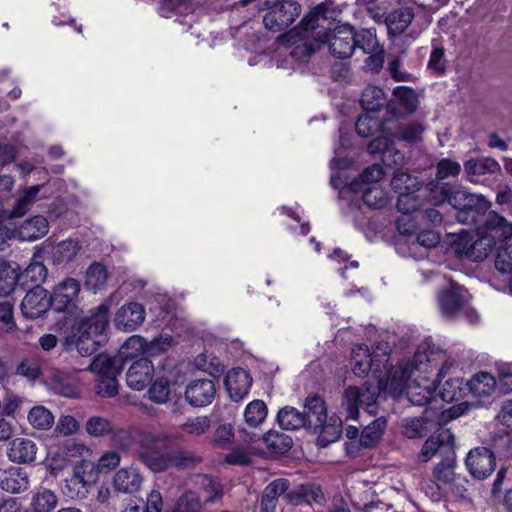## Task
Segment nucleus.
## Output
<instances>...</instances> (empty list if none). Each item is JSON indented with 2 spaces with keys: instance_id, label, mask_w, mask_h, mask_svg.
<instances>
[{
  "instance_id": "obj_1",
  "label": "nucleus",
  "mask_w": 512,
  "mask_h": 512,
  "mask_svg": "<svg viewBox=\"0 0 512 512\" xmlns=\"http://www.w3.org/2000/svg\"><path fill=\"white\" fill-rule=\"evenodd\" d=\"M452 366L446 352L435 344L425 341L411 359L403 360L390 371L387 388L394 397L405 395L415 406L437 402L438 377L443 376Z\"/></svg>"
},
{
  "instance_id": "obj_2",
  "label": "nucleus",
  "mask_w": 512,
  "mask_h": 512,
  "mask_svg": "<svg viewBox=\"0 0 512 512\" xmlns=\"http://www.w3.org/2000/svg\"><path fill=\"white\" fill-rule=\"evenodd\" d=\"M390 355L388 343H377L373 350L365 344L356 345L352 350L351 367L355 375L363 377L369 372L377 379V383L365 382L363 386H349L343 396L342 408L346 411L347 419H356L359 408L369 414L376 411V400L380 395L383 381L389 376L394 367L387 366Z\"/></svg>"
},
{
  "instance_id": "obj_3",
  "label": "nucleus",
  "mask_w": 512,
  "mask_h": 512,
  "mask_svg": "<svg viewBox=\"0 0 512 512\" xmlns=\"http://www.w3.org/2000/svg\"><path fill=\"white\" fill-rule=\"evenodd\" d=\"M334 11L326 3H320L312 8L306 15L305 24L320 43H329L330 53L339 59L349 58L356 49L355 31L349 25L335 26L331 29L330 19Z\"/></svg>"
},
{
  "instance_id": "obj_4",
  "label": "nucleus",
  "mask_w": 512,
  "mask_h": 512,
  "mask_svg": "<svg viewBox=\"0 0 512 512\" xmlns=\"http://www.w3.org/2000/svg\"><path fill=\"white\" fill-rule=\"evenodd\" d=\"M479 237H460L456 243V253L460 258L480 262L487 258L497 242L504 241L512 236V223L506 221L501 215L491 211L486 219L485 226L477 228Z\"/></svg>"
},
{
  "instance_id": "obj_5",
  "label": "nucleus",
  "mask_w": 512,
  "mask_h": 512,
  "mask_svg": "<svg viewBox=\"0 0 512 512\" xmlns=\"http://www.w3.org/2000/svg\"><path fill=\"white\" fill-rule=\"evenodd\" d=\"M449 204L457 210L458 222L475 225L477 228L485 226L491 203L484 196L466 190H456L451 193Z\"/></svg>"
},
{
  "instance_id": "obj_6",
  "label": "nucleus",
  "mask_w": 512,
  "mask_h": 512,
  "mask_svg": "<svg viewBox=\"0 0 512 512\" xmlns=\"http://www.w3.org/2000/svg\"><path fill=\"white\" fill-rule=\"evenodd\" d=\"M124 366L122 356L98 354L90 363L87 370L95 375L97 394L100 397L111 398L118 394V375Z\"/></svg>"
},
{
  "instance_id": "obj_7",
  "label": "nucleus",
  "mask_w": 512,
  "mask_h": 512,
  "mask_svg": "<svg viewBox=\"0 0 512 512\" xmlns=\"http://www.w3.org/2000/svg\"><path fill=\"white\" fill-rule=\"evenodd\" d=\"M306 16L300 25L280 38L284 45L283 55L294 61H304L315 53L321 46L320 40L315 37L313 29L305 24Z\"/></svg>"
},
{
  "instance_id": "obj_8",
  "label": "nucleus",
  "mask_w": 512,
  "mask_h": 512,
  "mask_svg": "<svg viewBox=\"0 0 512 512\" xmlns=\"http://www.w3.org/2000/svg\"><path fill=\"white\" fill-rule=\"evenodd\" d=\"M160 439L149 432L139 435L138 458L151 471L159 473L171 468V451L160 449Z\"/></svg>"
},
{
  "instance_id": "obj_9",
  "label": "nucleus",
  "mask_w": 512,
  "mask_h": 512,
  "mask_svg": "<svg viewBox=\"0 0 512 512\" xmlns=\"http://www.w3.org/2000/svg\"><path fill=\"white\" fill-rule=\"evenodd\" d=\"M301 13V6L295 0H282L266 12L263 17L264 26L273 32L289 27Z\"/></svg>"
},
{
  "instance_id": "obj_10",
  "label": "nucleus",
  "mask_w": 512,
  "mask_h": 512,
  "mask_svg": "<svg viewBox=\"0 0 512 512\" xmlns=\"http://www.w3.org/2000/svg\"><path fill=\"white\" fill-rule=\"evenodd\" d=\"M109 304L102 303L89 310L78 323L77 332L88 338L97 339L104 334L109 323Z\"/></svg>"
},
{
  "instance_id": "obj_11",
  "label": "nucleus",
  "mask_w": 512,
  "mask_h": 512,
  "mask_svg": "<svg viewBox=\"0 0 512 512\" xmlns=\"http://www.w3.org/2000/svg\"><path fill=\"white\" fill-rule=\"evenodd\" d=\"M469 473L476 479L482 480L491 475L496 467L494 453L486 447H476L469 451L465 459Z\"/></svg>"
},
{
  "instance_id": "obj_12",
  "label": "nucleus",
  "mask_w": 512,
  "mask_h": 512,
  "mask_svg": "<svg viewBox=\"0 0 512 512\" xmlns=\"http://www.w3.org/2000/svg\"><path fill=\"white\" fill-rule=\"evenodd\" d=\"M436 453L454 455V435L450 429H439L423 444L418 458L421 462L429 461Z\"/></svg>"
},
{
  "instance_id": "obj_13",
  "label": "nucleus",
  "mask_w": 512,
  "mask_h": 512,
  "mask_svg": "<svg viewBox=\"0 0 512 512\" xmlns=\"http://www.w3.org/2000/svg\"><path fill=\"white\" fill-rule=\"evenodd\" d=\"M20 307L26 318L36 319L52 307V302L48 291L40 285H35L26 293Z\"/></svg>"
},
{
  "instance_id": "obj_14",
  "label": "nucleus",
  "mask_w": 512,
  "mask_h": 512,
  "mask_svg": "<svg viewBox=\"0 0 512 512\" xmlns=\"http://www.w3.org/2000/svg\"><path fill=\"white\" fill-rule=\"evenodd\" d=\"M215 395V383L209 378L192 380L185 389V399L193 407H204L211 404Z\"/></svg>"
},
{
  "instance_id": "obj_15",
  "label": "nucleus",
  "mask_w": 512,
  "mask_h": 512,
  "mask_svg": "<svg viewBox=\"0 0 512 512\" xmlns=\"http://www.w3.org/2000/svg\"><path fill=\"white\" fill-rule=\"evenodd\" d=\"M146 312L142 304L129 302L116 312L114 323L117 329L124 332L136 330L145 320Z\"/></svg>"
},
{
  "instance_id": "obj_16",
  "label": "nucleus",
  "mask_w": 512,
  "mask_h": 512,
  "mask_svg": "<svg viewBox=\"0 0 512 512\" xmlns=\"http://www.w3.org/2000/svg\"><path fill=\"white\" fill-rule=\"evenodd\" d=\"M80 282L74 278H66L60 282L50 295L52 307L56 311H66L75 306L80 293Z\"/></svg>"
},
{
  "instance_id": "obj_17",
  "label": "nucleus",
  "mask_w": 512,
  "mask_h": 512,
  "mask_svg": "<svg viewBox=\"0 0 512 512\" xmlns=\"http://www.w3.org/2000/svg\"><path fill=\"white\" fill-rule=\"evenodd\" d=\"M467 291L461 286L451 283L438 294V303L445 317H453L467 302Z\"/></svg>"
},
{
  "instance_id": "obj_18",
  "label": "nucleus",
  "mask_w": 512,
  "mask_h": 512,
  "mask_svg": "<svg viewBox=\"0 0 512 512\" xmlns=\"http://www.w3.org/2000/svg\"><path fill=\"white\" fill-rule=\"evenodd\" d=\"M46 382L51 391L67 398H76L79 396L76 377L68 372L52 368L47 377Z\"/></svg>"
},
{
  "instance_id": "obj_19",
  "label": "nucleus",
  "mask_w": 512,
  "mask_h": 512,
  "mask_svg": "<svg viewBox=\"0 0 512 512\" xmlns=\"http://www.w3.org/2000/svg\"><path fill=\"white\" fill-rule=\"evenodd\" d=\"M305 421V429L311 432L319 430L322 423L327 420V407L319 395H310L305 399L304 410L301 411Z\"/></svg>"
},
{
  "instance_id": "obj_20",
  "label": "nucleus",
  "mask_w": 512,
  "mask_h": 512,
  "mask_svg": "<svg viewBox=\"0 0 512 512\" xmlns=\"http://www.w3.org/2000/svg\"><path fill=\"white\" fill-rule=\"evenodd\" d=\"M153 372L152 362L141 357L129 367L126 374L127 385L133 390L141 391L151 382Z\"/></svg>"
},
{
  "instance_id": "obj_21",
  "label": "nucleus",
  "mask_w": 512,
  "mask_h": 512,
  "mask_svg": "<svg viewBox=\"0 0 512 512\" xmlns=\"http://www.w3.org/2000/svg\"><path fill=\"white\" fill-rule=\"evenodd\" d=\"M252 378L243 368H233L225 377V387L233 401L242 400L249 392Z\"/></svg>"
},
{
  "instance_id": "obj_22",
  "label": "nucleus",
  "mask_w": 512,
  "mask_h": 512,
  "mask_svg": "<svg viewBox=\"0 0 512 512\" xmlns=\"http://www.w3.org/2000/svg\"><path fill=\"white\" fill-rule=\"evenodd\" d=\"M140 470L134 466L119 469L113 477L114 488L123 493L133 494L140 490L143 483Z\"/></svg>"
},
{
  "instance_id": "obj_23",
  "label": "nucleus",
  "mask_w": 512,
  "mask_h": 512,
  "mask_svg": "<svg viewBox=\"0 0 512 512\" xmlns=\"http://www.w3.org/2000/svg\"><path fill=\"white\" fill-rule=\"evenodd\" d=\"M29 484V474L21 467H11L0 475V488L11 494L26 491Z\"/></svg>"
},
{
  "instance_id": "obj_24",
  "label": "nucleus",
  "mask_w": 512,
  "mask_h": 512,
  "mask_svg": "<svg viewBox=\"0 0 512 512\" xmlns=\"http://www.w3.org/2000/svg\"><path fill=\"white\" fill-rule=\"evenodd\" d=\"M464 171L471 182H478L482 176L500 173L501 166L490 157L473 158L464 162Z\"/></svg>"
},
{
  "instance_id": "obj_25",
  "label": "nucleus",
  "mask_w": 512,
  "mask_h": 512,
  "mask_svg": "<svg viewBox=\"0 0 512 512\" xmlns=\"http://www.w3.org/2000/svg\"><path fill=\"white\" fill-rule=\"evenodd\" d=\"M289 481L284 478H278L269 483L263 490L259 512H276L278 498L289 489Z\"/></svg>"
},
{
  "instance_id": "obj_26",
  "label": "nucleus",
  "mask_w": 512,
  "mask_h": 512,
  "mask_svg": "<svg viewBox=\"0 0 512 512\" xmlns=\"http://www.w3.org/2000/svg\"><path fill=\"white\" fill-rule=\"evenodd\" d=\"M414 16L411 7H400L391 11L385 18L389 36L401 35L410 26Z\"/></svg>"
},
{
  "instance_id": "obj_27",
  "label": "nucleus",
  "mask_w": 512,
  "mask_h": 512,
  "mask_svg": "<svg viewBox=\"0 0 512 512\" xmlns=\"http://www.w3.org/2000/svg\"><path fill=\"white\" fill-rule=\"evenodd\" d=\"M37 445L25 438H16L10 443L9 459L14 463H32L36 459Z\"/></svg>"
},
{
  "instance_id": "obj_28",
  "label": "nucleus",
  "mask_w": 512,
  "mask_h": 512,
  "mask_svg": "<svg viewBox=\"0 0 512 512\" xmlns=\"http://www.w3.org/2000/svg\"><path fill=\"white\" fill-rule=\"evenodd\" d=\"M466 387L474 398L481 400L494 392L496 380L488 372H479L466 383Z\"/></svg>"
},
{
  "instance_id": "obj_29",
  "label": "nucleus",
  "mask_w": 512,
  "mask_h": 512,
  "mask_svg": "<svg viewBox=\"0 0 512 512\" xmlns=\"http://www.w3.org/2000/svg\"><path fill=\"white\" fill-rule=\"evenodd\" d=\"M48 221L44 216L37 215L25 220L19 227L18 233L22 240L34 241L48 232Z\"/></svg>"
},
{
  "instance_id": "obj_30",
  "label": "nucleus",
  "mask_w": 512,
  "mask_h": 512,
  "mask_svg": "<svg viewBox=\"0 0 512 512\" xmlns=\"http://www.w3.org/2000/svg\"><path fill=\"white\" fill-rule=\"evenodd\" d=\"M286 497L294 504L316 503L322 504L324 494L319 486L313 484L301 485L296 491H290Z\"/></svg>"
},
{
  "instance_id": "obj_31",
  "label": "nucleus",
  "mask_w": 512,
  "mask_h": 512,
  "mask_svg": "<svg viewBox=\"0 0 512 512\" xmlns=\"http://www.w3.org/2000/svg\"><path fill=\"white\" fill-rule=\"evenodd\" d=\"M58 497L48 488L39 487L32 495L30 508L34 512H51L57 507Z\"/></svg>"
},
{
  "instance_id": "obj_32",
  "label": "nucleus",
  "mask_w": 512,
  "mask_h": 512,
  "mask_svg": "<svg viewBox=\"0 0 512 512\" xmlns=\"http://www.w3.org/2000/svg\"><path fill=\"white\" fill-rule=\"evenodd\" d=\"M79 251V242L74 239H67L54 245L51 250V255L54 263L63 264L74 260Z\"/></svg>"
},
{
  "instance_id": "obj_33",
  "label": "nucleus",
  "mask_w": 512,
  "mask_h": 512,
  "mask_svg": "<svg viewBox=\"0 0 512 512\" xmlns=\"http://www.w3.org/2000/svg\"><path fill=\"white\" fill-rule=\"evenodd\" d=\"M277 422L282 429L297 430L305 428V421L298 409L285 406L278 411Z\"/></svg>"
},
{
  "instance_id": "obj_34",
  "label": "nucleus",
  "mask_w": 512,
  "mask_h": 512,
  "mask_svg": "<svg viewBox=\"0 0 512 512\" xmlns=\"http://www.w3.org/2000/svg\"><path fill=\"white\" fill-rule=\"evenodd\" d=\"M387 422L385 418L380 417L376 420H374L372 423L367 425L359 438V443L362 447L365 448H371L375 446L378 441L380 440L385 428H386Z\"/></svg>"
},
{
  "instance_id": "obj_35",
  "label": "nucleus",
  "mask_w": 512,
  "mask_h": 512,
  "mask_svg": "<svg viewBox=\"0 0 512 512\" xmlns=\"http://www.w3.org/2000/svg\"><path fill=\"white\" fill-rule=\"evenodd\" d=\"M422 186L418 177L405 172L396 173L391 180V187L398 194L419 192Z\"/></svg>"
},
{
  "instance_id": "obj_36",
  "label": "nucleus",
  "mask_w": 512,
  "mask_h": 512,
  "mask_svg": "<svg viewBox=\"0 0 512 512\" xmlns=\"http://www.w3.org/2000/svg\"><path fill=\"white\" fill-rule=\"evenodd\" d=\"M386 102V96L384 91L377 87L369 85L367 86L361 95L360 104L366 111H378L381 109Z\"/></svg>"
},
{
  "instance_id": "obj_37",
  "label": "nucleus",
  "mask_w": 512,
  "mask_h": 512,
  "mask_svg": "<svg viewBox=\"0 0 512 512\" xmlns=\"http://www.w3.org/2000/svg\"><path fill=\"white\" fill-rule=\"evenodd\" d=\"M28 421L34 429L49 430L52 428L55 418L48 408L38 405L29 411Z\"/></svg>"
},
{
  "instance_id": "obj_38",
  "label": "nucleus",
  "mask_w": 512,
  "mask_h": 512,
  "mask_svg": "<svg viewBox=\"0 0 512 512\" xmlns=\"http://www.w3.org/2000/svg\"><path fill=\"white\" fill-rule=\"evenodd\" d=\"M263 441L272 453L284 454L292 447L291 437L278 431L267 432L263 435Z\"/></svg>"
},
{
  "instance_id": "obj_39",
  "label": "nucleus",
  "mask_w": 512,
  "mask_h": 512,
  "mask_svg": "<svg viewBox=\"0 0 512 512\" xmlns=\"http://www.w3.org/2000/svg\"><path fill=\"white\" fill-rule=\"evenodd\" d=\"M362 200L369 208L380 210L388 205L390 197L380 186H372L363 190Z\"/></svg>"
},
{
  "instance_id": "obj_40",
  "label": "nucleus",
  "mask_w": 512,
  "mask_h": 512,
  "mask_svg": "<svg viewBox=\"0 0 512 512\" xmlns=\"http://www.w3.org/2000/svg\"><path fill=\"white\" fill-rule=\"evenodd\" d=\"M114 424L105 417L94 415L85 423V431L91 437H108L113 432Z\"/></svg>"
},
{
  "instance_id": "obj_41",
  "label": "nucleus",
  "mask_w": 512,
  "mask_h": 512,
  "mask_svg": "<svg viewBox=\"0 0 512 512\" xmlns=\"http://www.w3.org/2000/svg\"><path fill=\"white\" fill-rule=\"evenodd\" d=\"M196 485L201 489L205 496V502H212L222 496V487L219 481L207 474H199L195 479Z\"/></svg>"
},
{
  "instance_id": "obj_42",
  "label": "nucleus",
  "mask_w": 512,
  "mask_h": 512,
  "mask_svg": "<svg viewBox=\"0 0 512 512\" xmlns=\"http://www.w3.org/2000/svg\"><path fill=\"white\" fill-rule=\"evenodd\" d=\"M315 434H318V441L322 446H326L332 442H335L341 435V423L337 419L330 418L322 423L319 430H314Z\"/></svg>"
},
{
  "instance_id": "obj_43",
  "label": "nucleus",
  "mask_w": 512,
  "mask_h": 512,
  "mask_svg": "<svg viewBox=\"0 0 512 512\" xmlns=\"http://www.w3.org/2000/svg\"><path fill=\"white\" fill-rule=\"evenodd\" d=\"M98 469L92 461L81 460L73 468V477L82 482V484L91 487L98 477Z\"/></svg>"
},
{
  "instance_id": "obj_44",
  "label": "nucleus",
  "mask_w": 512,
  "mask_h": 512,
  "mask_svg": "<svg viewBox=\"0 0 512 512\" xmlns=\"http://www.w3.org/2000/svg\"><path fill=\"white\" fill-rule=\"evenodd\" d=\"M108 279V273L104 265L95 262L91 264L86 272V285L94 290L102 289Z\"/></svg>"
},
{
  "instance_id": "obj_45",
  "label": "nucleus",
  "mask_w": 512,
  "mask_h": 512,
  "mask_svg": "<svg viewBox=\"0 0 512 512\" xmlns=\"http://www.w3.org/2000/svg\"><path fill=\"white\" fill-rule=\"evenodd\" d=\"M198 2L194 0H163L158 5V12L162 17H170L172 14L184 13L192 10Z\"/></svg>"
},
{
  "instance_id": "obj_46",
  "label": "nucleus",
  "mask_w": 512,
  "mask_h": 512,
  "mask_svg": "<svg viewBox=\"0 0 512 512\" xmlns=\"http://www.w3.org/2000/svg\"><path fill=\"white\" fill-rule=\"evenodd\" d=\"M18 278V273L9 264H0V297H7L14 291Z\"/></svg>"
},
{
  "instance_id": "obj_47",
  "label": "nucleus",
  "mask_w": 512,
  "mask_h": 512,
  "mask_svg": "<svg viewBox=\"0 0 512 512\" xmlns=\"http://www.w3.org/2000/svg\"><path fill=\"white\" fill-rule=\"evenodd\" d=\"M444 461L438 463L433 471L434 477L445 484H451L458 476L455 474L456 461L454 455H445Z\"/></svg>"
},
{
  "instance_id": "obj_48",
  "label": "nucleus",
  "mask_w": 512,
  "mask_h": 512,
  "mask_svg": "<svg viewBox=\"0 0 512 512\" xmlns=\"http://www.w3.org/2000/svg\"><path fill=\"white\" fill-rule=\"evenodd\" d=\"M266 416L267 406L262 400L250 402L244 411L245 421L251 427L260 425L265 420Z\"/></svg>"
},
{
  "instance_id": "obj_49",
  "label": "nucleus",
  "mask_w": 512,
  "mask_h": 512,
  "mask_svg": "<svg viewBox=\"0 0 512 512\" xmlns=\"http://www.w3.org/2000/svg\"><path fill=\"white\" fill-rule=\"evenodd\" d=\"M462 384V380L459 378L448 379L440 388L437 397L447 403L460 400L465 393Z\"/></svg>"
},
{
  "instance_id": "obj_50",
  "label": "nucleus",
  "mask_w": 512,
  "mask_h": 512,
  "mask_svg": "<svg viewBox=\"0 0 512 512\" xmlns=\"http://www.w3.org/2000/svg\"><path fill=\"white\" fill-rule=\"evenodd\" d=\"M16 374L34 381L42 375L41 360L36 357L24 358L16 367Z\"/></svg>"
},
{
  "instance_id": "obj_51",
  "label": "nucleus",
  "mask_w": 512,
  "mask_h": 512,
  "mask_svg": "<svg viewBox=\"0 0 512 512\" xmlns=\"http://www.w3.org/2000/svg\"><path fill=\"white\" fill-rule=\"evenodd\" d=\"M211 426V419L208 416L190 417L181 424L180 429L193 436H201L205 434Z\"/></svg>"
},
{
  "instance_id": "obj_52",
  "label": "nucleus",
  "mask_w": 512,
  "mask_h": 512,
  "mask_svg": "<svg viewBox=\"0 0 512 512\" xmlns=\"http://www.w3.org/2000/svg\"><path fill=\"white\" fill-rule=\"evenodd\" d=\"M403 434L410 439L421 438L426 435V418L414 417L402 420Z\"/></svg>"
},
{
  "instance_id": "obj_53",
  "label": "nucleus",
  "mask_w": 512,
  "mask_h": 512,
  "mask_svg": "<svg viewBox=\"0 0 512 512\" xmlns=\"http://www.w3.org/2000/svg\"><path fill=\"white\" fill-rule=\"evenodd\" d=\"M393 96L398 99L400 105L408 112L412 113L418 106V98L415 91L406 86H398L393 90Z\"/></svg>"
},
{
  "instance_id": "obj_54",
  "label": "nucleus",
  "mask_w": 512,
  "mask_h": 512,
  "mask_svg": "<svg viewBox=\"0 0 512 512\" xmlns=\"http://www.w3.org/2000/svg\"><path fill=\"white\" fill-rule=\"evenodd\" d=\"M202 461L200 456L187 450L171 451V467L180 469L193 468Z\"/></svg>"
},
{
  "instance_id": "obj_55",
  "label": "nucleus",
  "mask_w": 512,
  "mask_h": 512,
  "mask_svg": "<svg viewBox=\"0 0 512 512\" xmlns=\"http://www.w3.org/2000/svg\"><path fill=\"white\" fill-rule=\"evenodd\" d=\"M356 47L361 48L365 54L381 49L376 34L369 29L355 32Z\"/></svg>"
},
{
  "instance_id": "obj_56",
  "label": "nucleus",
  "mask_w": 512,
  "mask_h": 512,
  "mask_svg": "<svg viewBox=\"0 0 512 512\" xmlns=\"http://www.w3.org/2000/svg\"><path fill=\"white\" fill-rule=\"evenodd\" d=\"M147 340L141 336L134 335L128 338L121 347V354L125 357L146 356Z\"/></svg>"
},
{
  "instance_id": "obj_57",
  "label": "nucleus",
  "mask_w": 512,
  "mask_h": 512,
  "mask_svg": "<svg viewBox=\"0 0 512 512\" xmlns=\"http://www.w3.org/2000/svg\"><path fill=\"white\" fill-rule=\"evenodd\" d=\"M416 193L417 192L399 194L396 207L400 213L413 214L422 207V198Z\"/></svg>"
},
{
  "instance_id": "obj_58",
  "label": "nucleus",
  "mask_w": 512,
  "mask_h": 512,
  "mask_svg": "<svg viewBox=\"0 0 512 512\" xmlns=\"http://www.w3.org/2000/svg\"><path fill=\"white\" fill-rule=\"evenodd\" d=\"M380 126V120L368 114L360 115L355 123L356 132L362 137L373 136Z\"/></svg>"
},
{
  "instance_id": "obj_59",
  "label": "nucleus",
  "mask_w": 512,
  "mask_h": 512,
  "mask_svg": "<svg viewBox=\"0 0 512 512\" xmlns=\"http://www.w3.org/2000/svg\"><path fill=\"white\" fill-rule=\"evenodd\" d=\"M170 394L169 381L164 378H157L148 390L149 398L158 404L165 403Z\"/></svg>"
},
{
  "instance_id": "obj_60",
  "label": "nucleus",
  "mask_w": 512,
  "mask_h": 512,
  "mask_svg": "<svg viewBox=\"0 0 512 512\" xmlns=\"http://www.w3.org/2000/svg\"><path fill=\"white\" fill-rule=\"evenodd\" d=\"M201 502L193 491H187L178 499L174 512H200Z\"/></svg>"
},
{
  "instance_id": "obj_61",
  "label": "nucleus",
  "mask_w": 512,
  "mask_h": 512,
  "mask_svg": "<svg viewBox=\"0 0 512 512\" xmlns=\"http://www.w3.org/2000/svg\"><path fill=\"white\" fill-rule=\"evenodd\" d=\"M436 170V179L443 181L450 177H457L461 172V166L457 161L443 158L437 163Z\"/></svg>"
},
{
  "instance_id": "obj_62",
  "label": "nucleus",
  "mask_w": 512,
  "mask_h": 512,
  "mask_svg": "<svg viewBox=\"0 0 512 512\" xmlns=\"http://www.w3.org/2000/svg\"><path fill=\"white\" fill-rule=\"evenodd\" d=\"M90 487L82 484L81 481L71 476L64 481L62 492L71 499H83L86 497Z\"/></svg>"
},
{
  "instance_id": "obj_63",
  "label": "nucleus",
  "mask_w": 512,
  "mask_h": 512,
  "mask_svg": "<svg viewBox=\"0 0 512 512\" xmlns=\"http://www.w3.org/2000/svg\"><path fill=\"white\" fill-rule=\"evenodd\" d=\"M173 338L169 335H160L151 341H147L146 358L149 356H157L170 349Z\"/></svg>"
},
{
  "instance_id": "obj_64",
  "label": "nucleus",
  "mask_w": 512,
  "mask_h": 512,
  "mask_svg": "<svg viewBox=\"0 0 512 512\" xmlns=\"http://www.w3.org/2000/svg\"><path fill=\"white\" fill-rule=\"evenodd\" d=\"M495 267L501 273L512 274V245L499 248Z\"/></svg>"
}]
</instances>
